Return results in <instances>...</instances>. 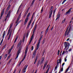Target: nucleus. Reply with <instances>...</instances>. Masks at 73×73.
<instances>
[{
	"label": "nucleus",
	"mask_w": 73,
	"mask_h": 73,
	"mask_svg": "<svg viewBox=\"0 0 73 73\" xmlns=\"http://www.w3.org/2000/svg\"><path fill=\"white\" fill-rule=\"evenodd\" d=\"M33 50V46H32L31 47V50Z\"/></svg>",
	"instance_id": "nucleus-52"
},
{
	"label": "nucleus",
	"mask_w": 73,
	"mask_h": 73,
	"mask_svg": "<svg viewBox=\"0 0 73 73\" xmlns=\"http://www.w3.org/2000/svg\"><path fill=\"white\" fill-rule=\"evenodd\" d=\"M36 28H37V24H36L35 25V27L34 28V29L33 30V33H35V31L36 30Z\"/></svg>",
	"instance_id": "nucleus-14"
},
{
	"label": "nucleus",
	"mask_w": 73,
	"mask_h": 73,
	"mask_svg": "<svg viewBox=\"0 0 73 73\" xmlns=\"http://www.w3.org/2000/svg\"><path fill=\"white\" fill-rule=\"evenodd\" d=\"M69 68H70V66H69L66 69V71L65 73H67L68 72V70L69 69Z\"/></svg>",
	"instance_id": "nucleus-17"
},
{
	"label": "nucleus",
	"mask_w": 73,
	"mask_h": 73,
	"mask_svg": "<svg viewBox=\"0 0 73 73\" xmlns=\"http://www.w3.org/2000/svg\"><path fill=\"white\" fill-rule=\"evenodd\" d=\"M12 59H11L9 61V62L8 63V64H10V63L11 62V61H12Z\"/></svg>",
	"instance_id": "nucleus-29"
},
{
	"label": "nucleus",
	"mask_w": 73,
	"mask_h": 73,
	"mask_svg": "<svg viewBox=\"0 0 73 73\" xmlns=\"http://www.w3.org/2000/svg\"><path fill=\"white\" fill-rule=\"evenodd\" d=\"M5 31H4L3 33V36H2V38H3V39L1 40V43L0 44V45H1V44H2V43H3V39H4V36L5 35Z\"/></svg>",
	"instance_id": "nucleus-6"
},
{
	"label": "nucleus",
	"mask_w": 73,
	"mask_h": 73,
	"mask_svg": "<svg viewBox=\"0 0 73 73\" xmlns=\"http://www.w3.org/2000/svg\"><path fill=\"white\" fill-rule=\"evenodd\" d=\"M31 14V13H29L27 15V18H26L25 19V22L24 23V25H26V24H27V21H28V19H29V16L30 15V14Z\"/></svg>",
	"instance_id": "nucleus-2"
},
{
	"label": "nucleus",
	"mask_w": 73,
	"mask_h": 73,
	"mask_svg": "<svg viewBox=\"0 0 73 73\" xmlns=\"http://www.w3.org/2000/svg\"><path fill=\"white\" fill-rule=\"evenodd\" d=\"M72 50V48H70L68 50L69 52H70Z\"/></svg>",
	"instance_id": "nucleus-59"
},
{
	"label": "nucleus",
	"mask_w": 73,
	"mask_h": 73,
	"mask_svg": "<svg viewBox=\"0 0 73 73\" xmlns=\"http://www.w3.org/2000/svg\"><path fill=\"white\" fill-rule=\"evenodd\" d=\"M65 53L67 54V53H68V51H66L65 52Z\"/></svg>",
	"instance_id": "nucleus-61"
},
{
	"label": "nucleus",
	"mask_w": 73,
	"mask_h": 73,
	"mask_svg": "<svg viewBox=\"0 0 73 73\" xmlns=\"http://www.w3.org/2000/svg\"><path fill=\"white\" fill-rule=\"evenodd\" d=\"M18 37H19V36H17V37H16V38L15 40V41H14V43H15V42H16V40L17 39V38H18Z\"/></svg>",
	"instance_id": "nucleus-20"
},
{
	"label": "nucleus",
	"mask_w": 73,
	"mask_h": 73,
	"mask_svg": "<svg viewBox=\"0 0 73 73\" xmlns=\"http://www.w3.org/2000/svg\"><path fill=\"white\" fill-rule=\"evenodd\" d=\"M66 1V0H64L63 1V2L62 3V4H64V3L65 2V1Z\"/></svg>",
	"instance_id": "nucleus-38"
},
{
	"label": "nucleus",
	"mask_w": 73,
	"mask_h": 73,
	"mask_svg": "<svg viewBox=\"0 0 73 73\" xmlns=\"http://www.w3.org/2000/svg\"><path fill=\"white\" fill-rule=\"evenodd\" d=\"M21 13L20 14H19V15L18 16V18L19 19L21 17Z\"/></svg>",
	"instance_id": "nucleus-23"
},
{
	"label": "nucleus",
	"mask_w": 73,
	"mask_h": 73,
	"mask_svg": "<svg viewBox=\"0 0 73 73\" xmlns=\"http://www.w3.org/2000/svg\"><path fill=\"white\" fill-rule=\"evenodd\" d=\"M48 29H47L45 31V35H46V34L47 33V32H48Z\"/></svg>",
	"instance_id": "nucleus-31"
},
{
	"label": "nucleus",
	"mask_w": 73,
	"mask_h": 73,
	"mask_svg": "<svg viewBox=\"0 0 73 73\" xmlns=\"http://www.w3.org/2000/svg\"><path fill=\"white\" fill-rule=\"evenodd\" d=\"M59 53H60V50H58V55H59Z\"/></svg>",
	"instance_id": "nucleus-47"
},
{
	"label": "nucleus",
	"mask_w": 73,
	"mask_h": 73,
	"mask_svg": "<svg viewBox=\"0 0 73 73\" xmlns=\"http://www.w3.org/2000/svg\"><path fill=\"white\" fill-rule=\"evenodd\" d=\"M11 35H12V31H11L10 32V33L9 34V38H8V40H9V39L11 37Z\"/></svg>",
	"instance_id": "nucleus-15"
},
{
	"label": "nucleus",
	"mask_w": 73,
	"mask_h": 73,
	"mask_svg": "<svg viewBox=\"0 0 73 73\" xmlns=\"http://www.w3.org/2000/svg\"><path fill=\"white\" fill-rule=\"evenodd\" d=\"M22 3L21 4V5H20V6H19L18 10V11H19L20 10V9L21 8V5H22Z\"/></svg>",
	"instance_id": "nucleus-25"
},
{
	"label": "nucleus",
	"mask_w": 73,
	"mask_h": 73,
	"mask_svg": "<svg viewBox=\"0 0 73 73\" xmlns=\"http://www.w3.org/2000/svg\"><path fill=\"white\" fill-rule=\"evenodd\" d=\"M7 56H8V54H6L5 55V56H4V58L5 59L6 58H7Z\"/></svg>",
	"instance_id": "nucleus-27"
},
{
	"label": "nucleus",
	"mask_w": 73,
	"mask_h": 73,
	"mask_svg": "<svg viewBox=\"0 0 73 73\" xmlns=\"http://www.w3.org/2000/svg\"><path fill=\"white\" fill-rule=\"evenodd\" d=\"M36 52H37V50L36 49H35L33 53L32 58H35V56H36Z\"/></svg>",
	"instance_id": "nucleus-7"
},
{
	"label": "nucleus",
	"mask_w": 73,
	"mask_h": 73,
	"mask_svg": "<svg viewBox=\"0 0 73 73\" xmlns=\"http://www.w3.org/2000/svg\"><path fill=\"white\" fill-rule=\"evenodd\" d=\"M21 50V47H19L17 51V56L15 58V59H17V58H18L19 55V54H20V53L21 52V51H20Z\"/></svg>",
	"instance_id": "nucleus-3"
},
{
	"label": "nucleus",
	"mask_w": 73,
	"mask_h": 73,
	"mask_svg": "<svg viewBox=\"0 0 73 73\" xmlns=\"http://www.w3.org/2000/svg\"><path fill=\"white\" fill-rule=\"evenodd\" d=\"M61 59L60 58L59 60H57V66H58V65H59V63L60 64H61Z\"/></svg>",
	"instance_id": "nucleus-8"
},
{
	"label": "nucleus",
	"mask_w": 73,
	"mask_h": 73,
	"mask_svg": "<svg viewBox=\"0 0 73 73\" xmlns=\"http://www.w3.org/2000/svg\"><path fill=\"white\" fill-rule=\"evenodd\" d=\"M46 65L44 64V66L43 67V69H45V67H46Z\"/></svg>",
	"instance_id": "nucleus-33"
},
{
	"label": "nucleus",
	"mask_w": 73,
	"mask_h": 73,
	"mask_svg": "<svg viewBox=\"0 0 73 73\" xmlns=\"http://www.w3.org/2000/svg\"><path fill=\"white\" fill-rule=\"evenodd\" d=\"M38 56H37V55L35 58V60L34 64H36V61H37V59H38Z\"/></svg>",
	"instance_id": "nucleus-13"
},
{
	"label": "nucleus",
	"mask_w": 73,
	"mask_h": 73,
	"mask_svg": "<svg viewBox=\"0 0 73 73\" xmlns=\"http://www.w3.org/2000/svg\"><path fill=\"white\" fill-rule=\"evenodd\" d=\"M56 9H57L56 8L54 10V11H53V13L54 14V13H55V12H56Z\"/></svg>",
	"instance_id": "nucleus-22"
},
{
	"label": "nucleus",
	"mask_w": 73,
	"mask_h": 73,
	"mask_svg": "<svg viewBox=\"0 0 73 73\" xmlns=\"http://www.w3.org/2000/svg\"><path fill=\"white\" fill-rule=\"evenodd\" d=\"M31 22L29 21V22L28 23V24H29V25H31Z\"/></svg>",
	"instance_id": "nucleus-55"
},
{
	"label": "nucleus",
	"mask_w": 73,
	"mask_h": 73,
	"mask_svg": "<svg viewBox=\"0 0 73 73\" xmlns=\"http://www.w3.org/2000/svg\"><path fill=\"white\" fill-rule=\"evenodd\" d=\"M49 69H47L46 72V73H48V71H49Z\"/></svg>",
	"instance_id": "nucleus-64"
},
{
	"label": "nucleus",
	"mask_w": 73,
	"mask_h": 73,
	"mask_svg": "<svg viewBox=\"0 0 73 73\" xmlns=\"http://www.w3.org/2000/svg\"><path fill=\"white\" fill-rule=\"evenodd\" d=\"M43 61H42V60H41L40 62V65H41V64H42V63H43Z\"/></svg>",
	"instance_id": "nucleus-48"
},
{
	"label": "nucleus",
	"mask_w": 73,
	"mask_h": 73,
	"mask_svg": "<svg viewBox=\"0 0 73 73\" xmlns=\"http://www.w3.org/2000/svg\"><path fill=\"white\" fill-rule=\"evenodd\" d=\"M35 23V22H33L32 23V24H31L32 28L33 27V24Z\"/></svg>",
	"instance_id": "nucleus-34"
},
{
	"label": "nucleus",
	"mask_w": 73,
	"mask_h": 73,
	"mask_svg": "<svg viewBox=\"0 0 73 73\" xmlns=\"http://www.w3.org/2000/svg\"><path fill=\"white\" fill-rule=\"evenodd\" d=\"M13 45L12 47H11V48L10 49V50H12V49H13Z\"/></svg>",
	"instance_id": "nucleus-44"
},
{
	"label": "nucleus",
	"mask_w": 73,
	"mask_h": 73,
	"mask_svg": "<svg viewBox=\"0 0 73 73\" xmlns=\"http://www.w3.org/2000/svg\"><path fill=\"white\" fill-rule=\"evenodd\" d=\"M22 42V40H21L20 41L19 43L17 45V46L18 47H19L20 45H21V43Z\"/></svg>",
	"instance_id": "nucleus-12"
},
{
	"label": "nucleus",
	"mask_w": 73,
	"mask_h": 73,
	"mask_svg": "<svg viewBox=\"0 0 73 73\" xmlns=\"http://www.w3.org/2000/svg\"><path fill=\"white\" fill-rule=\"evenodd\" d=\"M57 66H58L56 65L55 68V69L56 70L57 68Z\"/></svg>",
	"instance_id": "nucleus-49"
},
{
	"label": "nucleus",
	"mask_w": 73,
	"mask_h": 73,
	"mask_svg": "<svg viewBox=\"0 0 73 73\" xmlns=\"http://www.w3.org/2000/svg\"><path fill=\"white\" fill-rule=\"evenodd\" d=\"M59 14L58 15H57V18H56V19H59V17H60V16H59Z\"/></svg>",
	"instance_id": "nucleus-39"
},
{
	"label": "nucleus",
	"mask_w": 73,
	"mask_h": 73,
	"mask_svg": "<svg viewBox=\"0 0 73 73\" xmlns=\"http://www.w3.org/2000/svg\"><path fill=\"white\" fill-rule=\"evenodd\" d=\"M65 53V51H64L62 53V55H63V54H64Z\"/></svg>",
	"instance_id": "nucleus-45"
},
{
	"label": "nucleus",
	"mask_w": 73,
	"mask_h": 73,
	"mask_svg": "<svg viewBox=\"0 0 73 73\" xmlns=\"http://www.w3.org/2000/svg\"><path fill=\"white\" fill-rule=\"evenodd\" d=\"M44 57H42V61H44Z\"/></svg>",
	"instance_id": "nucleus-46"
},
{
	"label": "nucleus",
	"mask_w": 73,
	"mask_h": 73,
	"mask_svg": "<svg viewBox=\"0 0 73 73\" xmlns=\"http://www.w3.org/2000/svg\"><path fill=\"white\" fill-rule=\"evenodd\" d=\"M26 56H27V54H25V55L24 56V57H25V58Z\"/></svg>",
	"instance_id": "nucleus-58"
},
{
	"label": "nucleus",
	"mask_w": 73,
	"mask_h": 73,
	"mask_svg": "<svg viewBox=\"0 0 73 73\" xmlns=\"http://www.w3.org/2000/svg\"><path fill=\"white\" fill-rule=\"evenodd\" d=\"M28 65L27 64L25 66L22 70V72H23V73H25V72H26V69H27V68L28 67Z\"/></svg>",
	"instance_id": "nucleus-5"
},
{
	"label": "nucleus",
	"mask_w": 73,
	"mask_h": 73,
	"mask_svg": "<svg viewBox=\"0 0 73 73\" xmlns=\"http://www.w3.org/2000/svg\"><path fill=\"white\" fill-rule=\"evenodd\" d=\"M40 60H38V62L37 63V66H38L39 65V64H40Z\"/></svg>",
	"instance_id": "nucleus-28"
},
{
	"label": "nucleus",
	"mask_w": 73,
	"mask_h": 73,
	"mask_svg": "<svg viewBox=\"0 0 73 73\" xmlns=\"http://www.w3.org/2000/svg\"><path fill=\"white\" fill-rule=\"evenodd\" d=\"M29 35V33H27L26 35V37L27 38L28 37V35Z\"/></svg>",
	"instance_id": "nucleus-51"
},
{
	"label": "nucleus",
	"mask_w": 73,
	"mask_h": 73,
	"mask_svg": "<svg viewBox=\"0 0 73 73\" xmlns=\"http://www.w3.org/2000/svg\"><path fill=\"white\" fill-rule=\"evenodd\" d=\"M69 32H70V31H68V32L67 33V34H66V35L67 36H68V35H69Z\"/></svg>",
	"instance_id": "nucleus-43"
},
{
	"label": "nucleus",
	"mask_w": 73,
	"mask_h": 73,
	"mask_svg": "<svg viewBox=\"0 0 73 73\" xmlns=\"http://www.w3.org/2000/svg\"><path fill=\"white\" fill-rule=\"evenodd\" d=\"M66 34H67V33L65 32L64 34V36L65 37L66 35Z\"/></svg>",
	"instance_id": "nucleus-53"
},
{
	"label": "nucleus",
	"mask_w": 73,
	"mask_h": 73,
	"mask_svg": "<svg viewBox=\"0 0 73 73\" xmlns=\"http://www.w3.org/2000/svg\"><path fill=\"white\" fill-rule=\"evenodd\" d=\"M40 43H38V44H37V46L36 47V50H38V48H39V46H40V45H39V44H40Z\"/></svg>",
	"instance_id": "nucleus-16"
},
{
	"label": "nucleus",
	"mask_w": 73,
	"mask_h": 73,
	"mask_svg": "<svg viewBox=\"0 0 73 73\" xmlns=\"http://www.w3.org/2000/svg\"><path fill=\"white\" fill-rule=\"evenodd\" d=\"M43 7H42V9L41 10V12H43Z\"/></svg>",
	"instance_id": "nucleus-60"
},
{
	"label": "nucleus",
	"mask_w": 73,
	"mask_h": 73,
	"mask_svg": "<svg viewBox=\"0 0 73 73\" xmlns=\"http://www.w3.org/2000/svg\"><path fill=\"white\" fill-rule=\"evenodd\" d=\"M32 40H30V41H29V44H31V42H32Z\"/></svg>",
	"instance_id": "nucleus-54"
},
{
	"label": "nucleus",
	"mask_w": 73,
	"mask_h": 73,
	"mask_svg": "<svg viewBox=\"0 0 73 73\" xmlns=\"http://www.w3.org/2000/svg\"><path fill=\"white\" fill-rule=\"evenodd\" d=\"M4 9L5 8H4L2 10V11L1 13L0 17V20H1V18H2V16H3V15H4Z\"/></svg>",
	"instance_id": "nucleus-9"
},
{
	"label": "nucleus",
	"mask_w": 73,
	"mask_h": 73,
	"mask_svg": "<svg viewBox=\"0 0 73 73\" xmlns=\"http://www.w3.org/2000/svg\"><path fill=\"white\" fill-rule=\"evenodd\" d=\"M69 27H67V28L66 30L65 31V32H66L67 33V32H68V29H69Z\"/></svg>",
	"instance_id": "nucleus-32"
},
{
	"label": "nucleus",
	"mask_w": 73,
	"mask_h": 73,
	"mask_svg": "<svg viewBox=\"0 0 73 73\" xmlns=\"http://www.w3.org/2000/svg\"><path fill=\"white\" fill-rule=\"evenodd\" d=\"M52 9H50V15H49V19H50V18L51 17V16L52 14V13L53 12V11L52 10Z\"/></svg>",
	"instance_id": "nucleus-10"
},
{
	"label": "nucleus",
	"mask_w": 73,
	"mask_h": 73,
	"mask_svg": "<svg viewBox=\"0 0 73 73\" xmlns=\"http://www.w3.org/2000/svg\"><path fill=\"white\" fill-rule=\"evenodd\" d=\"M29 8H30L29 7L28 8V9H27V12H28V11H29Z\"/></svg>",
	"instance_id": "nucleus-63"
},
{
	"label": "nucleus",
	"mask_w": 73,
	"mask_h": 73,
	"mask_svg": "<svg viewBox=\"0 0 73 73\" xmlns=\"http://www.w3.org/2000/svg\"><path fill=\"white\" fill-rule=\"evenodd\" d=\"M71 29V27H70L69 29H68V31H69L70 32V29Z\"/></svg>",
	"instance_id": "nucleus-56"
},
{
	"label": "nucleus",
	"mask_w": 73,
	"mask_h": 73,
	"mask_svg": "<svg viewBox=\"0 0 73 73\" xmlns=\"http://www.w3.org/2000/svg\"><path fill=\"white\" fill-rule=\"evenodd\" d=\"M35 2V0H33L31 4V6H32L33 5V3H34V2Z\"/></svg>",
	"instance_id": "nucleus-18"
},
{
	"label": "nucleus",
	"mask_w": 73,
	"mask_h": 73,
	"mask_svg": "<svg viewBox=\"0 0 73 73\" xmlns=\"http://www.w3.org/2000/svg\"><path fill=\"white\" fill-rule=\"evenodd\" d=\"M12 25H11L10 26L9 29H10V30H11V28H12Z\"/></svg>",
	"instance_id": "nucleus-42"
},
{
	"label": "nucleus",
	"mask_w": 73,
	"mask_h": 73,
	"mask_svg": "<svg viewBox=\"0 0 73 73\" xmlns=\"http://www.w3.org/2000/svg\"><path fill=\"white\" fill-rule=\"evenodd\" d=\"M63 71V66H62L60 70V72H62Z\"/></svg>",
	"instance_id": "nucleus-36"
},
{
	"label": "nucleus",
	"mask_w": 73,
	"mask_h": 73,
	"mask_svg": "<svg viewBox=\"0 0 73 73\" xmlns=\"http://www.w3.org/2000/svg\"><path fill=\"white\" fill-rule=\"evenodd\" d=\"M11 7V5H9L7 7V8H10V7Z\"/></svg>",
	"instance_id": "nucleus-57"
},
{
	"label": "nucleus",
	"mask_w": 73,
	"mask_h": 73,
	"mask_svg": "<svg viewBox=\"0 0 73 73\" xmlns=\"http://www.w3.org/2000/svg\"><path fill=\"white\" fill-rule=\"evenodd\" d=\"M67 60L66 59V58H64V61L65 62H66V61Z\"/></svg>",
	"instance_id": "nucleus-62"
},
{
	"label": "nucleus",
	"mask_w": 73,
	"mask_h": 73,
	"mask_svg": "<svg viewBox=\"0 0 73 73\" xmlns=\"http://www.w3.org/2000/svg\"><path fill=\"white\" fill-rule=\"evenodd\" d=\"M42 38H40L38 43L39 44H40V41H41V40Z\"/></svg>",
	"instance_id": "nucleus-26"
},
{
	"label": "nucleus",
	"mask_w": 73,
	"mask_h": 73,
	"mask_svg": "<svg viewBox=\"0 0 73 73\" xmlns=\"http://www.w3.org/2000/svg\"><path fill=\"white\" fill-rule=\"evenodd\" d=\"M21 21V20H20V21H19V22H18V23L17 22V24L16 25H15V27H16L17 26V25H18V24L19 23H20Z\"/></svg>",
	"instance_id": "nucleus-35"
},
{
	"label": "nucleus",
	"mask_w": 73,
	"mask_h": 73,
	"mask_svg": "<svg viewBox=\"0 0 73 73\" xmlns=\"http://www.w3.org/2000/svg\"><path fill=\"white\" fill-rule=\"evenodd\" d=\"M27 50H28V49H27V48H26V50H25V54H27Z\"/></svg>",
	"instance_id": "nucleus-21"
},
{
	"label": "nucleus",
	"mask_w": 73,
	"mask_h": 73,
	"mask_svg": "<svg viewBox=\"0 0 73 73\" xmlns=\"http://www.w3.org/2000/svg\"><path fill=\"white\" fill-rule=\"evenodd\" d=\"M9 8H7L6 9V11H7V12H8V11L9 10Z\"/></svg>",
	"instance_id": "nucleus-50"
},
{
	"label": "nucleus",
	"mask_w": 73,
	"mask_h": 73,
	"mask_svg": "<svg viewBox=\"0 0 73 73\" xmlns=\"http://www.w3.org/2000/svg\"><path fill=\"white\" fill-rule=\"evenodd\" d=\"M64 46L65 47L64 50H65V49L66 50H67L68 49H69V43H67L66 42H65Z\"/></svg>",
	"instance_id": "nucleus-1"
},
{
	"label": "nucleus",
	"mask_w": 73,
	"mask_h": 73,
	"mask_svg": "<svg viewBox=\"0 0 73 73\" xmlns=\"http://www.w3.org/2000/svg\"><path fill=\"white\" fill-rule=\"evenodd\" d=\"M10 31L11 30H10V29H9V30H8V33H7V34H8V35H9V33H10Z\"/></svg>",
	"instance_id": "nucleus-41"
},
{
	"label": "nucleus",
	"mask_w": 73,
	"mask_h": 73,
	"mask_svg": "<svg viewBox=\"0 0 73 73\" xmlns=\"http://www.w3.org/2000/svg\"><path fill=\"white\" fill-rule=\"evenodd\" d=\"M44 42H45V39H44L42 41V44H44Z\"/></svg>",
	"instance_id": "nucleus-37"
},
{
	"label": "nucleus",
	"mask_w": 73,
	"mask_h": 73,
	"mask_svg": "<svg viewBox=\"0 0 73 73\" xmlns=\"http://www.w3.org/2000/svg\"><path fill=\"white\" fill-rule=\"evenodd\" d=\"M47 64H48V60H46L45 62V65H47Z\"/></svg>",
	"instance_id": "nucleus-40"
},
{
	"label": "nucleus",
	"mask_w": 73,
	"mask_h": 73,
	"mask_svg": "<svg viewBox=\"0 0 73 73\" xmlns=\"http://www.w3.org/2000/svg\"><path fill=\"white\" fill-rule=\"evenodd\" d=\"M72 9V8H70L69 10L67 11V12L66 13V15H68V14H69L70 12H71V10Z\"/></svg>",
	"instance_id": "nucleus-11"
},
{
	"label": "nucleus",
	"mask_w": 73,
	"mask_h": 73,
	"mask_svg": "<svg viewBox=\"0 0 73 73\" xmlns=\"http://www.w3.org/2000/svg\"><path fill=\"white\" fill-rule=\"evenodd\" d=\"M11 10H10L9 11H8L7 15V16H6L5 18V21H6L7 20V17H9L10 16V13H11Z\"/></svg>",
	"instance_id": "nucleus-4"
},
{
	"label": "nucleus",
	"mask_w": 73,
	"mask_h": 73,
	"mask_svg": "<svg viewBox=\"0 0 73 73\" xmlns=\"http://www.w3.org/2000/svg\"><path fill=\"white\" fill-rule=\"evenodd\" d=\"M20 19L19 18H17V21H16V22L15 23V24H17V23H18V21H19V19Z\"/></svg>",
	"instance_id": "nucleus-24"
},
{
	"label": "nucleus",
	"mask_w": 73,
	"mask_h": 73,
	"mask_svg": "<svg viewBox=\"0 0 73 73\" xmlns=\"http://www.w3.org/2000/svg\"><path fill=\"white\" fill-rule=\"evenodd\" d=\"M66 20V19L65 18H64V20L62 21V23H63H63H64V22H65V21Z\"/></svg>",
	"instance_id": "nucleus-30"
},
{
	"label": "nucleus",
	"mask_w": 73,
	"mask_h": 73,
	"mask_svg": "<svg viewBox=\"0 0 73 73\" xmlns=\"http://www.w3.org/2000/svg\"><path fill=\"white\" fill-rule=\"evenodd\" d=\"M33 34L32 35V36L31 37V40H32V39H33V36H34V33H33Z\"/></svg>",
	"instance_id": "nucleus-19"
}]
</instances>
